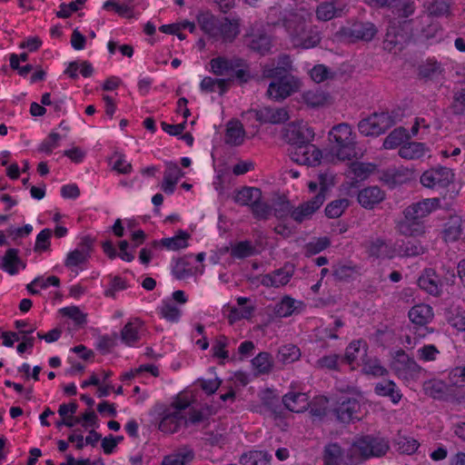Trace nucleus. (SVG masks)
Wrapping results in <instances>:
<instances>
[{
	"mask_svg": "<svg viewBox=\"0 0 465 465\" xmlns=\"http://www.w3.org/2000/svg\"><path fill=\"white\" fill-rule=\"evenodd\" d=\"M329 138L331 145L324 156L325 160L341 162L357 159L363 155V152L356 148L354 135L349 124H340L333 126L329 133Z\"/></svg>",
	"mask_w": 465,
	"mask_h": 465,
	"instance_id": "obj_4",
	"label": "nucleus"
},
{
	"mask_svg": "<svg viewBox=\"0 0 465 465\" xmlns=\"http://www.w3.org/2000/svg\"><path fill=\"white\" fill-rule=\"evenodd\" d=\"M349 206L348 199H338L331 202L325 208V213L329 218L340 217Z\"/></svg>",
	"mask_w": 465,
	"mask_h": 465,
	"instance_id": "obj_53",
	"label": "nucleus"
},
{
	"mask_svg": "<svg viewBox=\"0 0 465 465\" xmlns=\"http://www.w3.org/2000/svg\"><path fill=\"white\" fill-rule=\"evenodd\" d=\"M454 173L450 168L437 166L425 171L420 178V183L427 188L440 190L446 188L453 180Z\"/></svg>",
	"mask_w": 465,
	"mask_h": 465,
	"instance_id": "obj_10",
	"label": "nucleus"
},
{
	"mask_svg": "<svg viewBox=\"0 0 465 465\" xmlns=\"http://www.w3.org/2000/svg\"><path fill=\"white\" fill-rule=\"evenodd\" d=\"M345 6L340 1L322 2L316 8V17L320 21H329L334 17L341 16Z\"/></svg>",
	"mask_w": 465,
	"mask_h": 465,
	"instance_id": "obj_23",
	"label": "nucleus"
},
{
	"mask_svg": "<svg viewBox=\"0 0 465 465\" xmlns=\"http://www.w3.org/2000/svg\"><path fill=\"white\" fill-rule=\"evenodd\" d=\"M289 155L293 162L309 166L319 164L322 158L321 150L311 142L291 147L289 149Z\"/></svg>",
	"mask_w": 465,
	"mask_h": 465,
	"instance_id": "obj_11",
	"label": "nucleus"
},
{
	"mask_svg": "<svg viewBox=\"0 0 465 465\" xmlns=\"http://www.w3.org/2000/svg\"><path fill=\"white\" fill-rule=\"evenodd\" d=\"M302 302L286 295L275 305L274 313L279 317H289L302 306Z\"/></svg>",
	"mask_w": 465,
	"mask_h": 465,
	"instance_id": "obj_42",
	"label": "nucleus"
},
{
	"mask_svg": "<svg viewBox=\"0 0 465 465\" xmlns=\"http://www.w3.org/2000/svg\"><path fill=\"white\" fill-rule=\"evenodd\" d=\"M262 198V192L256 187H242L237 190L233 195V201L239 205L252 206L254 203Z\"/></svg>",
	"mask_w": 465,
	"mask_h": 465,
	"instance_id": "obj_34",
	"label": "nucleus"
},
{
	"mask_svg": "<svg viewBox=\"0 0 465 465\" xmlns=\"http://www.w3.org/2000/svg\"><path fill=\"white\" fill-rule=\"evenodd\" d=\"M189 238L190 234L187 232L181 230L173 237L163 238L160 243L168 251H179L188 246Z\"/></svg>",
	"mask_w": 465,
	"mask_h": 465,
	"instance_id": "obj_45",
	"label": "nucleus"
},
{
	"mask_svg": "<svg viewBox=\"0 0 465 465\" xmlns=\"http://www.w3.org/2000/svg\"><path fill=\"white\" fill-rule=\"evenodd\" d=\"M395 246L396 255L399 256H416L424 252V247L418 242H397Z\"/></svg>",
	"mask_w": 465,
	"mask_h": 465,
	"instance_id": "obj_50",
	"label": "nucleus"
},
{
	"mask_svg": "<svg viewBox=\"0 0 465 465\" xmlns=\"http://www.w3.org/2000/svg\"><path fill=\"white\" fill-rule=\"evenodd\" d=\"M388 450L389 445L384 439L363 436L355 440L345 453L336 443L327 445L323 460L325 465H358L371 457L384 455Z\"/></svg>",
	"mask_w": 465,
	"mask_h": 465,
	"instance_id": "obj_2",
	"label": "nucleus"
},
{
	"mask_svg": "<svg viewBox=\"0 0 465 465\" xmlns=\"http://www.w3.org/2000/svg\"><path fill=\"white\" fill-rule=\"evenodd\" d=\"M294 270L292 266H284L264 274L261 278L262 285L269 288H280L286 285L292 279Z\"/></svg>",
	"mask_w": 465,
	"mask_h": 465,
	"instance_id": "obj_17",
	"label": "nucleus"
},
{
	"mask_svg": "<svg viewBox=\"0 0 465 465\" xmlns=\"http://www.w3.org/2000/svg\"><path fill=\"white\" fill-rule=\"evenodd\" d=\"M200 89L204 93L219 92L223 94L227 92L229 86L226 84V80L206 76L202 80Z\"/></svg>",
	"mask_w": 465,
	"mask_h": 465,
	"instance_id": "obj_48",
	"label": "nucleus"
},
{
	"mask_svg": "<svg viewBox=\"0 0 465 465\" xmlns=\"http://www.w3.org/2000/svg\"><path fill=\"white\" fill-rule=\"evenodd\" d=\"M378 29L374 24L371 22H355L349 26L340 29L338 35L341 38H344L351 42L365 41L369 42L377 35Z\"/></svg>",
	"mask_w": 465,
	"mask_h": 465,
	"instance_id": "obj_9",
	"label": "nucleus"
},
{
	"mask_svg": "<svg viewBox=\"0 0 465 465\" xmlns=\"http://www.w3.org/2000/svg\"><path fill=\"white\" fill-rule=\"evenodd\" d=\"M418 285L428 293L437 296L440 293L438 276L432 269H427L418 279Z\"/></svg>",
	"mask_w": 465,
	"mask_h": 465,
	"instance_id": "obj_31",
	"label": "nucleus"
},
{
	"mask_svg": "<svg viewBox=\"0 0 465 465\" xmlns=\"http://www.w3.org/2000/svg\"><path fill=\"white\" fill-rule=\"evenodd\" d=\"M440 351L433 344L424 345L417 351L418 358L424 361H435Z\"/></svg>",
	"mask_w": 465,
	"mask_h": 465,
	"instance_id": "obj_62",
	"label": "nucleus"
},
{
	"mask_svg": "<svg viewBox=\"0 0 465 465\" xmlns=\"http://www.w3.org/2000/svg\"><path fill=\"white\" fill-rule=\"evenodd\" d=\"M413 173L411 170L401 166L398 168H390L384 174L383 178L386 183L391 185L402 184L412 178Z\"/></svg>",
	"mask_w": 465,
	"mask_h": 465,
	"instance_id": "obj_38",
	"label": "nucleus"
},
{
	"mask_svg": "<svg viewBox=\"0 0 465 465\" xmlns=\"http://www.w3.org/2000/svg\"><path fill=\"white\" fill-rule=\"evenodd\" d=\"M461 221L459 217H452L445 225L442 232L443 239L447 242H453L461 236Z\"/></svg>",
	"mask_w": 465,
	"mask_h": 465,
	"instance_id": "obj_47",
	"label": "nucleus"
},
{
	"mask_svg": "<svg viewBox=\"0 0 465 465\" xmlns=\"http://www.w3.org/2000/svg\"><path fill=\"white\" fill-rule=\"evenodd\" d=\"M361 371L364 374L371 375L374 378L383 377L388 374V370L381 363L380 360L375 357L361 358Z\"/></svg>",
	"mask_w": 465,
	"mask_h": 465,
	"instance_id": "obj_41",
	"label": "nucleus"
},
{
	"mask_svg": "<svg viewBox=\"0 0 465 465\" xmlns=\"http://www.w3.org/2000/svg\"><path fill=\"white\" fill-rule=\"evenodd\" d=\"M142 329L143 323L139 319L127 322L121 331L122 341L128 346H134L140 340Z\"/></svg>",
	"mask_w": 465,
	"mask_h": 465,
	"instance_id": "obj_33",
	"label": "nucleus"
},
{
	"mask_svg": "<svg viewBox=\"0 0 465 465\" xmlns=\"http://www.w3.org/2000/svg\"><path fill=\"white\" fill-rule=\"evenodd\" d=\"M252 362L253 368L259 373H268L272 368V357L268 352L259 353L255 358H253Z\"/></svg>",
	"mask_w": 465,
	"mask_h": 465,
	"instance_id": "obj_54",
	"label": "nucleus"
},
{
	"mask_svg": "<svg viewBox=\"0 0 465 465\" xmlns=\"http://www.w3.org/2000/svg\"><path fill=\"white\" fill-rule=\"evenodd\" d=\"M227 343H228V340L226 337H224V336L219 337L215 341V342L212 348L213 356L216 358L222 359V360H226L229 357V353L226 351Z\"/></svg>",
	"mask_w": 465,
	"mask_h": 465,
	"instance_id": "obj_63",
	"label": "nucleus"
},
{
	"mask_svg": "<svg viewBox=\"0 0 465 465\" xmlns=\"http://www.w3.org/2000/svg\"><path fill=\"white\" fill-rule=\"evenodd\" d=\"M292 69V60L289 55H281L277 64L275 63L265 64L262 70L263 77H280L288 75L287 73Z\"/></svg>",
	"mask_w": 465,
	"mask_h": 465,
	"instance_id": "obj_27",
	"label": "nucleus"
},
{
	"mask_svg": "<svg viewBox=\"0 0 465 465\" xmlns=\"http://www.w3.org/2000/svg\"><path fill=\"white\" fill-rule=\"evenodd\" d=\"M391 367L395 374L404 381L417 379L421 371L418 363L402 350L396 351Z\"/></svg>",
	"mask_w": 465,
	"mask_h": 465,
	"instance_id": "obj_7",
	"label": "nucleus"
},
{
	"mask_svg": "<svg viewBox=\"0 0 465 465\" xmlns=\"http://www.w3.org/2000/svg\"><path fill=\"white\" fill-rule=\"evenodd\" d=\"M158 311L161 317L170 322H178L182 316L180 308L168 299L162 302Z\"/></svg>",
	"mask_w": 465,
	"mask_h": 465,
	"instance_id": "obj_46",
	"label": "nucleus"
},
{
	"mask_svg": "<svg viewBox=\"0 0 465 465\" xmlns=\"http://www.w3.org/2000/svg\"><path fill=\"white\" fill-rule=\"evenodd\" d=\"M220 20L209 12H202L197 15L201 29L213 39L217 37Z\"/></svg>",
	"mask_w": 465,
	"mask_h": 465,
	"instance_id": "obj_40",
	"label": "nucleus"
},
{
	"mask_svg": "<svg viewBox=\"0 0 465 465\" xmlns=\"http://www.w3.org/2000/svg\"><path fill=\"white\" fill-rule=\"evenodd\" d=\"M301 357V351L298 347L292 344L282 346L277 353V359L283 364L292 363Z\"/></svg>",
	"mask_w": 465,
	"mask_h": 465,
	"instance_id": "obj_51",
	"label": "nucleus"
},
{
	"mask_svg": "<svg viewBox=\"0 0 465 465\" xmlns=\"http://www.w3.org/2000/svg\"><path fill=\"white\" fill-rule=\"evenodd\" d=\"M238 307H232L230 312V319L232 321H239L242 319H250L255 310L253 304L249 303V299L246 297H238L236 299Z\"/></svg>",
	"mask_w": 465,
	"mask_h": 465,
	"instance_id": "obj_39",
	"label": "nucleus"
},
{
	"mask_svg": "<svg viewBox=\"0 0 465 465\" xmlns=\"http://www.w3.org/2000/svg\"><path fill=\"white\" fill-rule=\"evenodd\" d=\"M110 163L113 170L118 172L119 173L126 174L132 171L131 163L127 162L125 157L119 153H114V155L111 157Z\"/></svg>",
	"mask_w": 465,
	"mask_h": 465,
	"instance_id": "obj_56",
	"label": "nucleus"
},
{
	"mask_svg": "<svg viewBox=\"0 0 465 465\" xmlns=\"http://www.w3.org/2000/svg\"><path fill=\"white\" fill-rule=\"evenodd\" d=\"M184 175L176 163H165V170L163 173V180L161 184V189L167 194H172L174 192L175 185L178 181Z\"/></svg>",
	"mask_w": 465,
	"mask_h": 465,
	"instance_id": "obj_19",
	"label": "nucleus"
},
{
	"mask_svg": "<svg viewBox=\"0 0 465 465\" xmlns=\"http://www.w3.org/2000/svg\"><path fill=\"white\" fill-rule=\"evenodd\" d=\"M245 131L238 120H232L226 125L225 143L229 145L237 146L242 143Z\"/></svg>",
	"mask_w": 465,
	"mask_h": 465,
	"instance_id": "obj_36",
	"label": "nucleus"
},
{
	"mask_svg": "<svg viewBox=\"0 0 465 465\" xmlns=\"http://www.w3.org/2000/svg\"><path fill=\"white\" fill-rule=\"evenodd\" d=\"M330 245V240L327 237L314 239L305 246L307 255H314L325 250Z\"/></svg>",
	"mask_w": 465,
	"mask_h": 465,
	"instance_id": "obj_58",
	"label": "nucleus"
},
{
	"mask_svg": "<svg viewBox=\"0 0 465 465\" xmlns=\"http://www.w3.org/2000/svg\"><path fill=\"white\" fill-rule=\"evenodd\" d=\"M439 203L438 198L424 199L405 208L403 214L408 219L422 221L423 218L438 209Z\"/></svg>",
	"mask_w": 465,
	"mask_h": 465,
	"instance_id": "obj_14",
	"label": "nucleus"
},
{
	"mask_svg": "<svg viewBox=\"0 0 465 465\" xmlns=\"http://www.w3.org/2000/svg\"><path fill=\"white\" fill-rule=\"evenodd\" d=\"M194 458V453L189 447H182L174 452L163 457L161 465H187Z\"/></svg>",
	"mask_w": 465,
	"mask_h": 465,
	"instance_id": "obj_32",
	"label": "nucleus"
},
{
	"mask_svg": "<svg viewBox=\"0 0 465 465\" xmlns=\"http://www.w3.org/2000/svg\"><path fill=\"white\" fill-rule=\"evenodd\" d=\"M311 19V13L303 8L296 10H285L281 12V6L275 5L268 11V24L282 25L296 47L309 49L316 46L321 41V35L315 28L307 29L306 23Z\"/></svg>",
	"mask_w": 465,
	"mask_h": 465,
	"instance_id": "obj_1",
	"label": "nucleus"
},
{
	"mask_svg": "<svg viewBox=\"0 0 465 465\" xmlns=\"http://www.w3.org/2000/svg\"><path fill=\"white\" fill-rule=\"evenodd\" d=\"M429 147L423 143L410 142L401 146L399 155L407 160H420L429 153Z\"/></svg>",
	"mask_w": 465,
	"mask_h": 465,
	"instance_id": "obj_28",
	"label": "nucleus"
},
{
	"mask_svg": "<svg viewBox=\"0 0 465 465\" xmlns=\"http://www.w3.org/2000/svg\"><path fill=\"white\" fill-rule=\"evenodd\" d=\"M367 252L369 255L375 258L391 259L396 256V246H392L383 240L377 238L370 241L367 245Z\"/></svg>",
	"mask_w": 465,
	"mask_h": 465,
	"instance_id": "obj_25",
	"label": "nucleus"
},
{
	"mask_svg": "<svg viewBox=\"0 0 465 465\" xmlns=\"http://www.w3.org/2000/svg\"><path fill=\"white\" fill-rule=\"evenodd\" d=\"M450 109L454 114H465V87L454 93Z\"/></svg>",
	"mask_w": 465,
	"mask_h": 465,
	"instance_id": "obj_57",
	"label": "nucleus"
},
{
	"mask_svg": "<svg viewBox=\"0 0 465 465\" xmlns=\"http://www.w3.org/2000/svg\"><path fill=\"white\" fill-rule=\"evenodd\" d=\"M303 102L310 107H322L331 103L330 94L321 89L306 91L302 94Z\"/></svg>",
	"mask_w": 465,
	"mask_h": 465,
	"instance_id": "obj_37",
	"label": "nucleus"
},
{
	"mask_svg": "<svg viewBox=\"0 0 465 465\" xmlns=\"http://www.w3.org/2000/svg\"><path fill=\"white\" fill-rule=\"evenodd\" d=\"M285 407L292 412H302L309 406V397L302 392H289L282 399Z\"/></svg>",
	"mask_w": 465,
	"mask_h": 465,
	"instance_id": "obj_29",
	"label": "nucleus"
},
{
	"mask_svg": "<svg viewBox=\"0 0 465 465\" xmlns=\"http://www.w3.org/2000/svg\"><path fill=\"white\" fill-rule=\"evenodd\" d=\"M127 287L128 285L123 278L115 276L112 279L110 287L104 291V295L114 299L117 292L125 290Z\"/></svg>",
	"mask_w": 465,
	"mask_h": 465,
	"instance_id": "obj_64",
	"label": "nucleus"
},
{
	"mask_svg": "<svg viewBox=\"0 0 465 465\" xmlns=\"http://www.w3.org/2000/svg\"><path fill=\"white\" fill-rule=\"evenodd\" d=\"M192 400L187 394H179L161 414L158 428L173 434L182 428H197L204 424L210 416L208 410L191 408Z\"/></svg>",
	"mask_w": 465,
	"mask_h": 465,
	"instance_id": "obj_3",
	"label": "nucleus"
},
{
	"mask_svg": "<svg viewBox=\"0 0 465 465\" xmlns=\"http://www.w3.org/2000/svg\"><path fill=\"white\" fill-rule=\"evenodd\" d=\"M374 165L371 163L354 162L350 165L349 172L353 174L355 179L364 180L372 173Z\"/></svg>",
	"mask_w": 465,
	"mask_h": 465,
	"instance_id": "obj_55",
	"label": "nucleus"
},
{
	"mask_svg": "<svg viewBox=\"0 0 465 465\" xmlns=\"http://www.w3.org/2000/svg\"><path fill=\"white\" fill-rule=\"evenodd\" d=\"M283 137L292 147L306 142H312L314 138V132L302 121L293 122L284 128Z\"/></svg>",
	"mask_w": 465,
	"mask_h": 465,
	"instance_id": "obj_13",
	"label": "nucleus"
},
{
	"mask_svg": "<svg viewBox=\"0 0 465 465\" xmlns=\"http://www.w3.org/2000/svg\"><path fill=\"white\" fill-rule=\"evenodd\" d=\"M366 343L361 340L351 341L346 348L344 358L349 364L354 363L359 355L366 356Z\"/></svg>",
	"mask_w": 465,
	"mask_h": 465,
	"instance_id": "obj_49",
	"label": "nucleus"
},
{
	"mask_svg": "<svg viewBox=\"0 0 465 465\" xmlns=\"http://www.w3.org/2000/svg\"><path fill=\"white\" fill-rule=\"evenodd\" d=\"M25 268L22 261L18 256V250L8 249L0 260V268L10 275H15L19 272V267Z\"/></svg>",
	"mask_w": 465,
	"mask_h": 465,
	"instance_id": "obj_35",
	"label": "nucleus"
},
{
	"mask_svg": "<svg viewBox=\"0 0 465 465\" xmlns=\"http://www.w3.org/2000/svg\"><path fill=\"white\" fill-rule=\"evenodd\" d=\"M336 418L344 423L361 419V403L355 398L341 397L333 408Z\"/></svg>",
	"mask_w": 465,
	"mask_h": 465,
	"instance_id": "obj_12",
	"label": "nucleus"
},
{
	"mask_svg": "<svg viewBox=\"0 0 465 465\" xmlns=\"http://www.w3.org/2000/svg\"><path fill=\"white\" fill-rule=\"evenodd\" d=\"M210 71L222 80H226V84L230 87L234 80L245 83L249 79V73L244 61L241 58H228L218 56L210 61Z\"/></svg>",
	"mask_w": 465,
	"mask_h": 465,
	"instance_id": "obj_5",
	"label": "nucleus"
},
{
	"mask_svg": "<svg viewBox=\"0 0 465 465\" xmlns=\"http://www.w3.org/2000/svg\"><path fill=\"white\" fill-rule=\"evenodd\" d=\"M395 118L388 112L373 114L368 118L362 119L358 128L361 134L365 136L380 135L387 129L395 124Z\"/></svg>",
	"mask_w": 465,
	"mask_h": 465,
	"instance_id": "obj_6",
	"label": "nucleus"
},
{
	"mask_svg": "<svg viewBox=\"0 0 465 465\" xmlns=\"http://www.w3.org/2000/svg\"><path fill=\"white\" fill-rule=\"evenodd\" d=\"M433 315L432 308L424 303L414 305L409 312V318L411 322L420 326H424L430 322Z\"/></svg>",
	"mask_w": 465,
	"mask_h": 465,
	"instance_id": "obj_30",
	"label": "nucleus"
},
{
	"mask_svg": "<svg viewBox=\"0 0 465 465\" xmlns=\"http://www.w3.org/2000/svg\"><path fill=\"white\" fill-rule=\"evenodd\" d=\"M240 34V19L224 17L220 20L215 40L232 42Z\"/></svg>",
	"mask_w": 465,
	"mask_h": 465,
	"instance_id": "obj_22",
	"label": "nucleus"
},
{
	"mask_svg": "<svg viewBox=\"0 0 465 465\" xmlns=\"http://www.w3.org/2000/svg\"><path fill=\"white\" fill-rule=\"evenodd\" d=\"M385 198V193L378 186H369L358 193V202L365 209H372Z\"/></svg>",
	"mask_w": 465,
	"mask_h": 465,
	"instance_id": "obj_21",
	"label": "nucleus"
},
{
	"mask_svg": "<svg viewBox=\"0 0 465 465\" xmlns=\"http://www.w3.org/2000/svg\"><path fill=\"white\" fill-rule=\"evenodd\" d=\"M261 123L269 124H281L289 119V114L286 109L266 106L259 110H252L249 112Z\"/></svg>",
	"mask_w": 465,
	"mask_h": 465,
	"instance_id": "obj_18",
	"label": "nucleus"
},
{
	"mask_svg": "<svg viewBox=\"0 0 465 465\" xmlns=\"http://www.w3.org/2000/svg\"><path fill=\"white\" fill-rule=\"evenodd\" d=\"M374 393L380 397L389 398L393 404H398L402 399V393L398 385L391 380H382L374 384Z\"/></svg>",
	"mask_w": 465,
	"mask_h": 465,
	"instance_id": "obj_20",
	"label": "nucleus"
},
{
	"mask_svg": "<svg viewBox=\"0 0 465 465\" xmlns=\"http://www.w3.org/2000/svg\"><path fill=\"white\" fill-rule=\"evenodd\" d=\"M397 231L406 237H419L425 233L426 229L422 221L408 219L405 216L397 223Z\"/></svg>",
	"mask_w": 465,
	"mask_h": 465,
	"instance_id": "obj_26",
	"label": "nucleus"
},
{
	"mask_svg": "<svg viewBox=\"0 0 465 465\" xmlns=\"http://www.w3.org/2000/svg\"><path fill=\"white\" fill-rule=\"evenodd\" d=\"M51 235L52 231L50 229L42 230L36 236L35 251L42 252L49 250Z\"/></svg>",
	"mask_w": 465,
	"mask_h": 465,
	"instance_id": "obj_60",
	"label": "nucleus"
},
{
	"mask_svg": "<svg viewBox=\"0 0 465 465\" xmlns=\"http://www.w3.org/2000/svg\"><path fill=\"white\" fill-rule=\"evenodd\" d=\"M408 138L409 134L405 128H396L385 138L383 147L388 150L394 149L401 145L403 141Z\"/></svg>",
	"mask_w": 465,
	"mask_h": 465,
	"instance_id": "obj_52",
	"label": "nucleus"
},
{
	"mask_svg": "<svg viewBox=\"0 0 465 465\" xmlns=\"http://www.w3.org/2000/svg\"><path fill=\"white\" fill-rule=\"evenodd\" d=\"M248 45L251 49L264 54L272 47V38L265 33L252 34L249 35Z\"/></svg>",
	"mask_w": 465,
	"mask_h": 465,
	"instance_id": "obj_43",
	"label": "nucleus"
},
{
	"mask_svg": "<svg viewBox=\"0 0 465 465\" xmlns=\"http://www.w3.org/2000/svg\"><path fill=\"white\" fill-rule=\"evenodd\" d=\"M272 455L263 450H250L243 453L240 458L242 465H268Z\"/></svg>",
	"mask_w": 465,
	"mask_h": 465,
	"instance_id": "obj_44",
	"label": "nucleus"
},
{
	"mask_svg": "<svg viewBox=\"0 0 465 465\" xmlns=\"http://www.w3.org/2000/svg\"><path fill=\"white\" fill-rule=\"evenodd\" d=\"M91 246L89 244L82 245L72 252H69L64 260V266L72 271H76L82 265L85 264L90 258Z\"/></svg>",
	"mask_w": 465,
	"mask_h": 465,
	"instance_id": "obj_24",
	"label": "nucleus"
},
{
	"mask_svg": "<svg viewBox=\"0 0 465 465\" xmlns=\"http://www.w3.org/2000/svg\"><path fill=\"white\" fill-rule=\"evenodd\" d=\"M340 356L338 354L325 355L317 360L315 366L319 369L336 371L339 366Z\"/></svg>",
	"mask_w": 465,
	"mask_h": 465,
	"instance_id": "obj_59",
	"label": "nucleus"
},
{
	"mask_svg": "<svg viewBox=\"0 0 465 465\" xmlns=\"http://www.w3.org/2000/svg\"><path fill=\"white\" fill-rule=\"evenodd\" d=\"M406 41L402 33L401 25L395 20H391L383 41V48L389 52L400 51Z\"/></svg>",
	"mask_w": 465,
	"mask_h": 465,
	"instance_id": "obj_15",
	"label": "nucleus"
},
{
	"mask_svg": "<svg viewBox=\"0 0 465 465\" xmlns=\"http://www.w3.org/2000/svg\"><path fill=\"white\" fill-rule=\"evenodd\" d=\"M325 196L317 193L312 200L307 201L292 211V218L298 223L310 219L312 214L322 205Z\"/></svg>",
	"mask_w": 465,
	"mask_h": 465,
	"instance_id": "obj_16",
	"label": "nucleus"
},
{
	"mask_svg": "<svg viewBox=\"0 0 465 465\" xmlns=\"http://www.w3.org/2000/svg\"><path fill=\"white\" fill-rule=\"evenodd\" d=\"M61 135L52 132L40 144L39 151L50 153L60 145Z\"/></svg>",
	"mask_w": 465,
	"mask_h": 465,
	"instance_id": "obj_61",
	"label": "nucleus"
},
{
	"mask_svg": "<svg viewBox=\"0 0 465 465\" xmlns=\"http://www.w3.org/2000/svg\"><path fill=\"white\" fill-rule=\"evenodd\" d=\"M272 78L274 80L269 84L267 94L273 100H283L297 92L301 86L300 80L293 75Z\"/></svg>",
	"mask_w": 465,
	"mask_h": 465,
	"instance_id": "obj_8",
	"label": "nucleus"
}]
</instances>
